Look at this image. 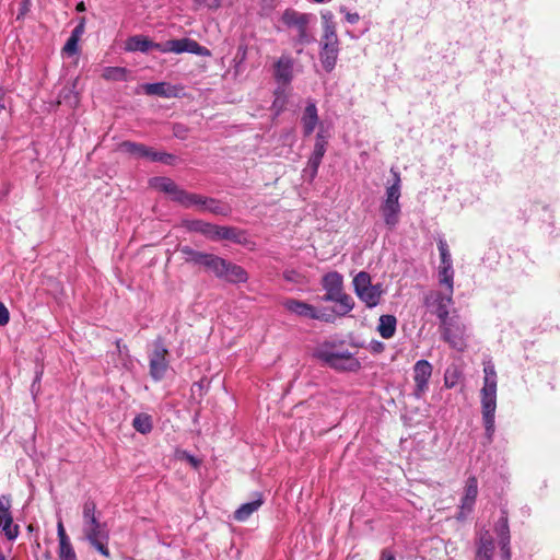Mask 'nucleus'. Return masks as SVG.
Returning a JSON list of instances; mask_svg holds the SVG:
<instances>
[{
    "instance_id": "1",
    "label": "nucleus",
    "mask_w": 560,
    "mask_h": 560,
    "mask_svg": "<svg viewBox=\"0 0 560 560\" xmlns=\"http://www.w3.org/2000/svg\"><path fill=\"white\" fill-rule=\"evenodd\" d=\"M453 292L452 288L445 287V292H432L425 298V304L431 308V312L440 319V327L442 330L443 339L448 342L455 349L463 348L462 336H455L452 332V326L454 325V316L450 317V307L453 305Z\"/></svg>"
},
{
    "instance_id": "2",
    "label": "nucleus",
    "mask_w": 560,
    "mask_h": 560,
    "mask_svg": "<svg viewBox=\"0 0 560 560\" xmlns=\"http://www.w3.org/2000/svg\"><path fill=\"white\" fill-rule=\"evenodd\" d=\"M483 386L481 388L482 419L488 439L494 432V413L497 409V372L492 363L485 364Z\"/></svg>"
},
{
    "instance_id": "3",
    "label": "nucleus",
    "mask_w": 560,
    "mask_h": 560,
    "mask_svg": "<svg viewBox=\"0 0 560 560\" xmlns=\"http://www.w3.org/2000/svg\"><path fill=\"white\" fill-rule=\"evenodd\" d=\"M323 35L320 38L319 59L327 72L332 71L339 54V39L334 22V14L330 11L322 13Z\"/></svg>"
},
{
    "instance_id": "4",
    "label": "nucleus",
    "mask_w": 560,
    "mask_h": 560,
    "mask_svg": "<svg viewBox=\"0 0 560 560\" xmlns=\"http://www.w3.org/2000/svg\"><path fill=\"white\" fill-rule=\"evenodd\" d=\"M94 502L88 501L83 505V534L89 542L103 556L109 557L107 548L108 532L105 524H101L95 515Z\"/></svg>"
},
{
    "instance_id": "5",
    "label": "nucleus",
    "mask_w": 560,
    "mask_h": 560,
    "mask_svg": "<svg viewBox=\"0 0 560 560\" xmlns=\"http://www.w3.org/2000/svg\"><path fill=\"white\" fill-rule=\"evenodd\" d=\"M394 182L386 187L385 198L381 203L380 211L384 219L385 224L393 229L399 222L400 215V176L397 172L392 170Z\"/></svg>"
},
{
    "instance_id": "6",
    "label": "nucleus",
    "mask_w": 560,
    "mask_h": 560,
    "mask_svg": "<svg viewBox=\"0 0 560 560\" xmlns=\"http://www.w3.org/2000/svg\"><path fill=\"white\" fill-rule=\"evenodd\" d=\"M357 295L368 307L376 306L384 293L381 283L372 284L368 272L361 271L353 279Z\"/></svg>"
},
{
    "instance_id": "7",
    "label": "nucleus",
    "mask_w": 560,
    "mask_h": 560,
    "mask_svg": "<svg viewBox=\"0 0 560 560\" xmlns=\"http://www.w3.org/2000/svg\"><path fill=\"white\" fill-rule=\"evenodd\" d=\"M191 230L200 232L212 241L230 240L240 242V233L234 228L218 226L203 221H195L191 223Z\"/></svg>"
},
{
    "instance_id": "8",
    "label": "nucleus",
    "mask_w": 560,
    "mask_h": 560,
    "mask_svg": "<svg viewBox=\"0 0 560 560\" xmlns=\"http://www.w3.org/2000/svg\"><path fill=\"white\" fill-rule=\"evenodd\" d=\"M152 185L168 195L172 196V198L182 205L186 207H191L192 205H198L200 202V196L198 195H191L184 190H180L176 184L171 180L170 178L165 177H158L154 178L152 182Z\"/></svg>"
},
{
    "instance_id": "9",
    "label": "nucleus",
    "mask_w": 560,
    "mask_h": 560,
    "mask_svg": "<svg viewBox=\"0 0 560 560\" xmlns=\"http://www.w3.org/2000/svg\"><path fill=\"white\" fill-rule=\"evenodd\" d=\"M168 351L161 343L155 342L149 354L150 375L154 381H161L168 370Z\"/></svg>"
},
{
    "instance_id": "10",
    "label": "nucleus",
    "mask_w": 560,
    "mask_h": 560,
    "mask_svg": "<svg viewBox=\"0 0 560 560\" xmlns=\"http://www.w3.org/2000/svg\"><path fill=\"white\" fill-rule=\"evenodd\" d=\"M438 248L441 258L438 269L439 282L442 285L452 288L454 285V269L448 245L444 240H440Z\"/></svg>"
},
{
    "instance_id": "11",
    "label": "nucleus",
    "mask_w": 560,
    "mask_h": 560,
    "mask_svg": "<svg viewBox=\"0 0 560 560\" xmlns=\"http://www.w3.org/2000/svg\"><path fill=\"white\" fill-rule=\"evenodd\" d=\"M160 51L162 52H192L199 56L209 55V50L200 46L196 40L189 38L172 39L167 40L164 45H161Z\"/></svg>"
},
{
    "instance_id": "12",
    "label": "nucleus",
    "mask_w": 560,
    "mask_h": 560,
    "mask_svg": "<svg viewBox=\"0 0 560 560\" xmlns=\"http://www.w3.org/2000/svg\"><path fill=\"white\" fill-rule=\"evenodd\" d=\"M120 149L127 153H130V154H133L137 156L147 158L151 161L163 162L166 164H171L172 161L174 160V156L171 154H167L164 152H154L152 149H150L143 144H139V143H135V142H130V141L122 142L120 144Z\"/></svg>"
},
{
    "instance_id": "13",
    "label": "nucleus",
    "mask_w": 560,
    "mask_h": 560,
    "mask_svg": "<svg viewBox=\"0 0 560 560\" xmlns=\"http://www.w3.org/2000/svg\"><path fill=\"white\" fill-rule=\"evenodd\" d=\"M432 370V365L427 360H420L415 364L413 380L416 384L415 395L417 397H421L427 392Z\"/></svg>"
},
{
    "instance_id": "14",
    "label": "nucleus",
    "mask_w": 560,
    "mask_h": 560,
    "mask_svg": "<svg viewBox=\"0 0 560 560\" xmlns=\"http://www.w3.org/2000/svg\"><path fill=\"white\" fill-rule=\"evenodd\" d=\"M326 152V140L324 136L318 132L316 136V142L314 145V151L307 162V166L305 167V174H308L311 178H314L317 174V170L320 165L322 159Z\"/></svg>"
},
{
    "instance_id": "15",
    "label": "nucleus",
    "mask_w": 560,
    "mask_h": 560,
    "mask_svg": "<svg viewBox=\"0 0 560 560\" xmlns=\"http://www.w3.org/2000/svg\"><path fill=\"white\" fill-rule=\"evenodd\" d=\"M282 21L289 27H294L299 32L301 40L306 39V27L308 23V15L299 13L294 10H287L282 15Z\"/></svg>"
},
{
    "instance_id": "16",
    "label": "nucleus",
    "mask_w": 560,
    "mask_h": 560,
    "mask_svg": "<svg viewBox=\"0 0 560 560\" xmlns=\"http://www.w3.org/2000/svg\"><path fill=\"white\" fill-rule=\"evenodd\" d=\"M282 305L287 311L298 316L314 319L322 318L316 308L305 302L294 299H287L282 302Z\"/></svg>"
},
{
    "instance_id": "17",
    "label": "nucleus",
    "mask_w": 560,
    "mask_h": 560,
    "mask_svg": "<svg viewBox=\"0 0 560 560\" xmlns=\"http://www.w3.org/2000/svg\"><path fill=\"white\" fill-rule=\"evenodd\" d=\"M273 75L279 83L289 84L293 78V59L283 55L275 63Z\"/></svg>"
},
{
    "instance_id": "18",
    "label": "nucleus",
    "mask_w": 560,
    "mask_h": 560,
    "mask_svg": "<svg viewBox=\"0 0 560 560\" xmlns=\"http://www.w3.org/2000/svg\"><path fill=\"white\" fill-rule=\"evenodd\" d=\"M218 278L231 283H243L248 280V275L243 267L224 259L223 270L219 272Z\"/></svg>"
},
{
    "instance_id": "19",
    "label": "nucleus",
    "mask_w": 560,
    "mask_h": 560,
    "mask_svg": "<svg viewBox=\"0 0 560 560\" xmlns=\"http://www.w3.org/2000/svg\"><path fill=\"white\" fill-rule=\"evenodd\" d=\"M478 494V482L475 477H469L466 481L464 495L460 504V515L471 512Z\"/></svg>"
},
{
    "instance_id": "20",
    "label": "nucleus",
    "mask_w": 560,
    "mask_h": 560,
    "mask_svg": "<svg viewBox=\"0 0 560 560\" xmlns=\"http://www.w3.org/2000/svg\"><path fill=\"white\" fill-rule=\"evenodd\" d=\"M323 285L327 291L325 300L337 299L342 292V277L337 272H329L323 279Z\"/></svg>"
},
{
    "instance_id": "21",
    "label": "nucleus",
    "mask_w": 560,
    "mask_h": 560,
    "mask_svg": "<svg viewBox=\"0 0 560 560\" xmlns=\"http://www.w3.org/2000/svg\"><path fill=\"white\" fill-rule=\"evenodd\" d=\"M160 48H161V44L153 43L148 37L140 36V35L132 36V37L128 38L125 44V49L128 51L145 52L149 49L160 50Z\"/></svg>"
},
{
    "instance_id": "22",
    "label": "nucleus",
    "mask_w": 560,
    "mask_h": 560,
    "mask_svg": "<svg viewBox=\"0 0 560 560\" xmlns=\"http://www.w3.org/2000/svg\"><path fill=\"white\" fill-rule=\"evenodd\" d=\"M302 126L305 136H310L318 124L317 108L314 103H308L305 107L302 118Z\"/></svg>"
},
{
    "instance_id": "23",
    "label": "nucleus",
    "mask_w": 560,
    "mask_h": 560,
    "mask_svg": "<svg viewBox=\"0 0 560 560\" xmlns=\"http://www.w3.org/2000/svg\"><path fill=\"white\" fill-rule=\"evenodd\" d=\"M142 90L148 95H159L164 97H172L176 95L175 88L165 82L147 83L142 85Z\"/></svg>"
},
{
    "instance_id": "24",
    "label": "nucleus",
    "mask_w": 560,
    "mask_h": 560,
    "mask_svg": "<svg viewBox=\"0 0 560 560\" xmlns=\"http://www.w3.org/2000/svg\"><path fill=\"white\" fill-rule=\"evenodd\" d=\"M494 550V544L489 533L480 536L479 545L476 551V560H491Z\"/></svg>"
},
{
    "instance_id": "25",
    "label": "nucleus",
    "mask_w": 560,
    "mask_h": 560,
    "mask_svg": "<svg viewBox=\"0 0 560 560\" xmlns=\"http://www.w3.org/2000/svg\"><path fill=\"white\" fill-rule=\"evenodd\" d=\"M325 360L336 369H353L358 363L346 353H328L325 354Z\"/></svg>"
},
{
    "instance_id": "26",
    "label": "nucleus",
    "mask_w": 560,
    "mask_h": 560,
    "mask_svg": "<svg viewBox=\"0 0 560 560\" xmlns=\"http://www.w3.org/2000/svg\"><path fill=\"white\" fill-rule=\"evenodd\" d=\"M262 504V498L261 495H258L257 499H255L252 502L242 504L235 512H234V518L238 522L246 521L254 512H256Z\"/></svg>"
},
{
    "instance_id": "27",
    "label": "nucleus",
    "mask_w": 560,
    "mask_h": 560,
    "mask_svg": "<svg viewBox=\"0 0 560 560\" xmlns=\"http://www.w3.org/2000/svg\"><path fill=\"white\" fill-rule=\"evenodd\" d=\"M396 324L397 320L395 316L382 315L378 319L377 330L383 338L389 339L396 331Z\"/></svg>"
},
{
    "instance_id": "28",
    "label": "nucleus",
    "mask_w": 560,
    "mask_h": 560,
    "mask_svg": "<svg viewBox=\"0 0 560 560\" xmlns=\"http://www.w3.org/2000/svg\"><path fill=\"white\" fill-rule=\"evenodd\" d=\"M497 530L500 536L502 557L505 560H510V556H511L510 549H509L510 536H509L508 520L505 517H502L500 520Z\"/></svg>"
},
{
    "instance_id": "29",
    "label": "nucleus",
    "mask_w": 560,
    "mask_h": 560,
    "mask_svg": "<svg viewBox=\"0 0 560 560\" xmlns=\"http://www.w3.org/2000/svg\"><path fill=\"white\" fill-rule=\"evenodd\" d=\"M191 207H196L198 210L208 211L214 214L225 215L228 213L226 206L213 199H203L202 197H200V202L198 205H192Z\"/></svg>"
},
{
    "instance_id": "30",
    "label": "nucleus",
    "mask_w": 560,
    "mask_h": 560,
    "mask_svg": "<svg viewBox=\"0 0 560 560\" xmlns=\"http://www.w3.org/2000/svg\"><path fill=\"white\" fill-rule=\"evenodd\" d=\"M200 265L212 271L218 277L219 272L223 270L224 259L213 254L205 253Z\"/></svg>"
},
{
    "instance_id": "31",
    "label": "nucleus",
    "mask_w": 560,
    "mask_h": 560,
    "mask_svg": "<svg viewBox=\"0 0 560 560\" xmlns=\"http://www.w3.org/2000/svg\"><path fill=\"white\" fill-rule=\"evenodd\" d=\"M0 528L4 532L8 539L12 540L19 535L18 525L13 524L11 514H0Z\"/></svg>"
},
{
    "instance_id": "32",
    "label": "nucleus",
    "mask_w": 560,
    "mask_h": 560,
    "mask_svg": "<svg viewBox=\"0 0 560 560\" xmlns=\"http://www.w3.org/2000/svg\"><path fill=\"white\" fill-rule=\"evenodd\" d=\"M127 77L128 70L122 67H106L102 73V78L107 81H125Z\"/></svg>"
},
{
    "instance_id": "33",
    "label": "nucleus",
    "mask_w": 560,
    "mask_h": 560,
    "mask_svg": "<svg viewBox=\"0 0 560 560\" xmlns=\"http://www.w3.org/2000/svg\"><path fill=\"white\" fill-rule=\"evenodd\" d=\"M132 425L138 432L147 434L152 430V419L149 415L141 413L133 419Z\"/></svg>"
},
{
    "instance_id": "34",
    "label": "nucleus",
    "mask_w": 560,
    "mask_h": 560,
    "mask_svg": "<svg viewBox=\"0 0 560 560\" xmlns=\"http://www.w3.org/2000/svg\"><path fill=\"white\" fill-rule=\"evenodd\" d=\"M460 378V372L456 366L448 368L445 371L444 384L446 387L452 388L457 385Z\"/></svg>"
},
{
    "instance_id": "35",
    "label": "nucleus",
    "mask_w": 560,
    "mask_h": 560,
    "mask_svg": "<svg viewBox=\"0 0 560 560\" xmlns=\"http://www.w3.org/2000/svg\"><path fill=\"white\" fill-rule=\"evenodd\" d=\"M60 560H77L75 552L71 542L59 544Z\"/></svg>"
},
{
    "instance_id": "36",
    "label": "nucleus",
    "mask_w": 560,
    "mask_h": 560,
    "mask_svg": "<svg viewBox=\"0 0 560 560\" xmlns=\"http://www.w3.org/2000/svg\"><path fill=\"white\" fill-rule=\"evenodd\" d=\"M329 301H335L340 304L342 313H348L352 310L353 302L352 299L345 294L343 292L339 293V296L337 299H330Z\"/></svg>"
},
{
    "instance_id": "37",
    "label": "nucleus",
    "mask_w": 560,
    "mask_h": 560,
    "mask_svg": "<svg viewBox=\"0 0 560 560\" xmlns=\"http://www.w3.org/2000/svg\"><path fill=\"white\" fill-rule=\"evenodd\" d=\"M78 43H79V39L73 37V36H70L66 43V45L63 46V49L62 51L67 55H74L78 52L79 50V47H78Z\"/></svg>"
},
{
    "instance_id": "38",
    "label": "nucleus",
    "mask_w": 560,
    "mask_h": 560,
    "mask_svg": "<svg viewBox=\"0 0 560 560\" xmlns=\"http://www.w3.org/2000/svg\"><path fill=\"white\" fill-rule=\"evenodd\" d=\"M454 325L452 326V332L453 335L455 336H462V339H463V348L460 350H463L465 348V325L462 324L456 316H454Z\"/></svg>"
},
{
    "instance_id": "39",
    "label": "nucleus",
    "mask_w": 560,
    "mask_h": 560,
    "mask_svg": "<svg viewBox=\"0 0 560 560\" xmlns=\"http://www.w3.org/2000/svg\"><path fill=\"white\" fill-rule=\"evenodd\" d=\"M280 94H281L280 91L276 92V100L272 104V107L276 109L277 114L280 113L285 106V98H284V96H281Z\"/></svg>"
},
{
    "instance_id": "40",
    "label": "nucleus",
    "mask_w": 560,
    "mask_h": 560,
    "mask_svg": "<svg viewBox=\"0 0 560 560\" xmlns=\"http://www.w3.org/2000/svg\"><path fill=\"white\" fill-rule=\"evenodd\" d=\"M10 314L3 303L0 302V326H4L9 323Z\"/></svg>"
},
{
    "instance_id": "41",
    "label": "nucleus",
    "mask_w": 560,
    "mask_h": 560,
    "mask_svg": "<svg viewBox=\"0 0 560 560\" xmlns=\"http://www.w3.org/2000/svg\"><path fill=\"white\" fill-rule=\"evenodd\" d=\"M57 533H58L59 544H65V542L70 541L66 534V530H65V527H63V524L61 521H59L57 524Z\"/></svg>"
},
{
    "instance_id": "42",
    "label": "nucleus",
    "mask_w": 560,
    "mask_h": 560,
    "mask_svg": "<svg viewBox=\"0 0 560 560\" xmlns=\"http://www.w3.org/2000/svg\"><path fill=\"white\" fill-rule=\"evenodd\" d=\"M84 33V20H82L72 31L71 36L80 39L82 34Z\"/></svg>"
},
{
    "instance_id": "43",
    "label": "nucleus",
    "mask_w": 560,
    "mask_h": 560,
    "mask_svg": "<svg viewBox=\"0 0 560 560\" xmlns=\"http://www.w3.org/2000/svg\"><path fill=\"white\" fill-rule=\"evenodd\" d=\"M199 4H203L208 8H218L221 0H196Z\"/></svg>"
},
{
    "instance_id": "44",
    "label": "nucleus",
    "mask_w": 560,
    "mask_h": 560,
    "mask_svg": "<svg viewBox=\"0 0 560 560\" xmlns=\"http://www.w3.org/2000/svg\"><path fill=\"white\" fill-rule=\"evenodd\" d=\"M180 253L184 255V259L188 262L194 255L195 250L188 246H184L180 248Z\"/></svg>"
},
{
    "instance_id": "45",
    "label": "nucleus",
    "mask_w": 560,
    "mask_h": 560,
    "mask_svg": "<svg viewBox=\"0 0 560 560\" xmlns=\"http://www.w3.org/2000/svg\"><path fill=\"white\" fill-rule=\"evenodd\" d=\"M205 253L195 250L194 255L191 256L189 264L200 265L201 259L203 257Z\"/></svg>"
},
{
    "instance_id": "46",
    "label": "nucleus",
    "mask_w": 560,
    "mask_h": 560,
    "mask_svg": "<svg viewBox=\"0 0 560 560\" xmlns=\"http://www.w3.org/2000/svg\"><path fill=\"white\" fill-rule=\"evenodd\" d=\"M346 20L350 23V24H355L359 20H360V16L358 13H350V12H347L346 13Z\"/></svg>"
},
{
    "instance_id": "47",
    "label": "nucleus",
    "mask_w": 560,
    "mask_h": 560,
    "mask_svg": "<svg viewBox=\"0 0 560 560\" xmlns=\"http://www.w3.org/2000/svg\"><path fill=\"white\" fill-rule=\"evenodd\" d=\"M9 501L5 499H0V514H8L9 512Z\"/></svg>"
},
{
    "instance_id": "48",
    "label": "nucleus",
    "mask_w": 560,
    "mask_h": 560,
    "mask_svg": "<svg viewBox=\"0 0 560 560\" xmlns=\"http://www.w3.org/2000/svg\"><path fill=\"white\" fill-rule=\"evenodd\" d=\"M183 456L187 458V460L195 467L198 466L199 462L191 455L187 454L186 452H183Z\"/></svg>"
},
{
    "instance_id": "49",
    "label": "nucleus",
    "mask_w": 560,
    "mask_h": 560,
    "mask_svg": "<svg viewBox=\"0 0 560 560\" xmlns=\"http://www.w3.org/2000/svg\"><path fill=\"white\" fill-rule=\"evenodd\" d=\"M4 96H5L4 90L0 89V112L5 108Z\"/></svg>"
},
{
    "instance_id": "50",
    "label": "nucleus",
    "mask_w": 560,
    "mask_h": 560,
    "mask_svg": "<svg viewBox=\"0 0 560 560\" xmlns=\"http://www.w3.org/2000/svg\"><path fill=\"white\" fill-rule=\"evenodd\" d=\"M85 8H84V3L83 2H80L78 5H77V10L78 11H83Z\"/></svg>"
},
{
    "instance_id": "51",
    "label": "nucleus",
    "mask_w": 560,
    "mask_h": 560,
    "mask_svg": "<svg viewBox=\"0 0 560 560\" xmlns=\"http://www.w3.org/2000/svg\"><path fill=\"white\" fill-rule=\"evenodd\" d=\"M386 560H395V558L393 556H388Z\"/></svg>"
},
{
    "instance_id": "52",
    "label": "nucleus",
    "mask_w": 560,
    "mask_h": 560,
    "mask_svg": "<svg viewBox=\"0 0 560 560\" xmlns=\"http://www.w3.org/2000/svg\"><path fill=\"white\" fill-rule=\"evenodd\" d=\"M175 136L183 137L178 130L175 131Z\"/></svg>"
},
{
    "instance_id": "53",
    "label": "nucleus",
    "mask_w": 560,
    "mask_h": 560,
    "mask_svg": "<svg viewBox=\"0 0 560 560\" xmlns=\"http://www.w3.org/2000/svg\"><path fill=\"white\" fill-rule=\"evenodd\" d=\"M287 280H291V275H285Z\"/></svg>"
},
{
    "instance_id": "54",
    "label": "nucleus",
    "mask_w": 560,
    "mask_h": 560,
    "mask_svg": "<svg viewBox=\"0 0 560 560\" xmlns=\"http://www.w3.org/2000/svg\"><path fill=\"white\" fill-rule=\"evenodd\" d=\"M287 280H291V275H285Z\"/></svg>"
},
{
    "instance_id": "55",
    "label": "nucleus",
    "mask_w": 560,
    "mask_h": 560,
    "mask_svg": "<svg viewBox=\"0 0 560 560\" xmlns=\"http://www.w3.org/2000/svg\"><path fill=\"white\" fill-rule=\"evenodd\" d=\"M314 1H315V2H317V3H322V2H324L325 0H314Z\"/></svg>"
}]
</instances>
